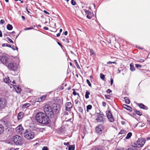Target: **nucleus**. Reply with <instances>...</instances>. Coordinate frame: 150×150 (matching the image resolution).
Wrapping results in <instances>:
<instances>
[{"label":"nucleus","mask_w":150,"mask_h":150,"mask_svg":"<svg viewBox=\"0 0 150 150\" xmlns=\"http://www.w3.org/2000/svg\"><path fill=\"white\" fill-rule=\"evenodd\" d=\"M37 121L43 124H47L49 123V119L48 116L42 112L36 114L35 116Z\"/></svg>","instance_id":"obj_1"},{"label":"nucleus","mask_w":150,"mask_h":150,"mask_svg":"<svg viewBox=\"0 0 150 150\" xmlns=\"http://www.w3.org/2000/svg\"><path fill=\"white\" fill-rule=\"evenodd\" d=\"M44 110L46 115H49L50 117H52L54 115L53 109L49 105H45L43 107Z\"/></svg>","instance_id":"obj_2"},{"label":"nucleus","mask_w":150,"mask_h":150,"mask_svg":"<svg viewBox=\"0 0 150 150\" xmlns=\"http://www.w3.org/2000/svg\"><path fill=\"white\" fill-rule=\"evenodd\" d=\"M24 137L28 140H30L32 139L34 137V133L30 130L26 129L23 133Z\"/></svg>","instance_id":"obj_3"},{"label":"nucleus","mask_w":150,"mask_h":150,"mask_svg":"<svg viewBox=\"0 0 150 150\" xmlns=\"http://www.w3.org/2000/svg\"><path fill=\"white\" fill-rule=\"evenodd\" d=\"M145 142V140L143 138H139L134 143V146L135 147H140L142 146Z\"/></svg>","instance_id":"obj_4"},{"label":"nucleus","mask_w":150,"mask_h":150,"mask_svg":"<svg viewBox=\"0 0 150 150\" xmlns=\"http://www.w3.org/2000/svg\"><path fill=\"white\" fill-rule=\"evenodd\" d=\"M97 117L96 120L98 122H102L104 123L105 122V119L104 117V114L103 113L100 112L99 113H97Z\"/></svg>","instance_id":"obj_5"},{"label":"nucleus","mask_w":150,"mask_h":150,"mask_svg":"<svg viewBox=\"0 0 150 150\" xmlns=\"http://www.w3.org/2000/svg\"><path fill=\"white\" fill-rule=\"evenodd\" d=\"M13 141L16 145H20L22 142L21 137L18 135H16L13 138Z\"/></svg>","instance_id":"obj_6"},{"label":"nucleus","mask_w":150,"mask_h":150,"mask_svg":"<svg viewBox=\"0 0 150 150\" xmlns=\"http://www.w3.org/2000/svg\"><path fill=\"white\" fill-rule=\"evenodd\" d=\"M6 66L9 69L13 71L16 70L18 67L16 64L13 62L7 64Z\"/></svg>","instance_id":"obj_7"},{"label":"nucleus","mask_w":150,"mask_h":150,"mask_svg":"<svg viewBox=\"0 0 150 150\" xmlns=\"http://www.w3.org/2000/svg\"><path fill=\"white\" fill-rule=\"evenodd\" d=\"M7 102L5 99L3 98H0V110L4 108L6 106Z\"/></svg>","instance_id":"obj_8"},{"label":"nucleus","mask_w":150,"mask_h":150,"mask_svg":"<svg viewBox=\"0 0 150 150\" xmlns=\"http://www.w3.org/2000/svg\"><path fill=\"white\" fill-rule=\"evenodd\" d=\"M53 112L54 114H57L59 112V111L60 109V106L58 104H55L54 105L53 107Z\"/></svg>","instance_id":"obj_9"},{"label":"nucleus","mask_w":150,"mask_h":150,"mask_svg":"<svg viewBox=\"0 0 150 150\" xmlns=\"http://www.w3.org/2000/svg\"><path fill=\"white\" fill-rule=\"evenodd\" d=\"M104 127L101 124L98 125L96 129V132L97 133L101 134L103 130Z\"/></svg>","instance_id":"obj_10"},{"label":"nucleus","mask_w":150,"mask_h":150,"mask_svg":"<svg viewBox=\"0 0 150 150\" xmlns=\"http://www.w3.org/2000/svg\"><path fill=\"white\" fill-rule=\"evenodd\" d=\"M0 60L3 64L7 65L8 62V57L5 56L0 57Z\"/></svg>","instance_id":"obj_11"},{"label":"nucleus","mask_w":150,"mask_h":150,"mask_svg":"<svg viewBox=\"0 0 150 150\" xmlns=\"http://www.w3.org/2000/svg\"><path fill=\"white\" fill-rule=\"evenodd\" d=\"M23 128L21 125H19L16 128V131L17 133L21 134L23 133Z\"/></svg>","instance_id":"obj_12"},{"label":"nucleus","mask_w":150,"mask_h":150,"mask_svg":"<svg viewBox=\"0 0 150 150\" xmlns=\"http://www.w3.org/2000/svg\"><path fill=\"white\" fill-rule=\"evenodd\" d=\"M106 115L109 121L111 122H113L114 120V118L112 114L110 111H108L106 114Z\"/></svg>","instance_id":"obj_13"},{"label":"nucleus","mask_w":150,"mask_h":150,"mask_svg":"<svg viewBox=\"0 0 150 150\" xmlns=\"http://www.w3.org/2000/svg\"><path fill=\"white\" fill-rule=\"evenodd\" d=\"M65 106L66 110L69 111L70 110V108H72L73 105L71 102H69L66 103Z\"/></svg>","instance_id":"obj_14"},{"label":"nucleus","mask_w":150,"mask_h":150,"mask_svg":"<svg viewBox=\"0 0 150 150\" xmlns=\"http://www.w3.org/2000/svg\"><path fill=\"white\" fill-rule=\"evenodd\" d=\"M46 96V95H44L40 98H36L35 100L37 102H40L44 100L45 99Z\"/></svg>","instance_id":"obj_15"},{"label":"nucleus","mask_w":150,"mask_h":150,"mask_svg":"<svg viewBox=\"0 0 150 150\" xmlns=\"http://www.w3.org/2000/svg\"><path fill=\"white\" fill-rule=\"evenodd\" d=\"M85 12L86 17L89 19L91 18L92 17V15L91 12L88 11H86Z\"/></svg>","instance_id":"obj_16"},{"label":"nucleus","mask_w":150,"mask_h":150,"mask_svg":"<svg viewBox=\"0 0 150 150\" xmlns=\"http://www.w3.org/2000/svg\"><path fill=\"white\" fill-rule=\"evenodd\" d=\"M4 82L7 83H11V81L10 79L8 77H5L4 79Z\"/></svg>","instance_id":"obj_17"},{"label":"nucleus","mask_w":150,"mask_h":150,"mask_svg":"<svg viewBox=\"0 0 150 150\" xmlns=\"http://www.w3.org/2000/svg\"><path fill=\"white\" fill-rule=\"evenodd\" d=\"M24 114L23 112H20L18 115V120L21 119L23 117Z\"/></svg>","instance_id":"obj_18"},{"label":"nucleus","mask_w":150,"mask_h":150,"mask_svg":"<svg viewBox=\"0 0 150 150\" xmlns=\"http://www.w3.org/2000/svg\"><path fill=\"white\" fill-rule=\"evenodd\" d=\"M138 106L140 108L142 109H143L145 110H147L148 109V108L147 107L144 105L142 103L139 104Z\"/></svg>","instance_id":"obj_19"},{"label":"nucleus","mask_w":150,"mask_h":150,"mask_svg":"<svg viewBox=\"0 0 150 150\" xmlns=\"http://www.w3.org/2000/svg\"><path fill=\"white\" fill-rule=\"evenodd\" d=\"M123 107L124 108L126 109L127 110H129L130 111H131L132 110L131 108L126 105H123Z\"/></svg>","instance_id":"obj_20"},{"label":"nucleus","mask_w":150,"mask_h":150,"mask_svg":"<svg viewBox=\"0 0 150 150\" xmlns=\"http://www.w3.org/2000/svg\"><path fill=\"white\" fill-rule=\"evenodd\" d=\"M15 86L16 87V88L15 87H14V88L16 90V92L17 93H20L21 92V89L18 86Z\"/></svg>","instance_id":"obj_21"},{"label":"nucleus","mask_w":150,"mask_h":150,"mask_svg":"<svg viewBox=\"0 0 150 150\" xmlns=\"http://www.w3.org/2000/svg\"><path fill=\"white\" fill-rule=\"evenodd\" d=\"M92 150H103L102 148L99 147L94 146L92 148Z\"/></svg>","instance_id":"obj_22"},{"label":"nucleus","mask_w":150,"mask_h":150,"mask_svg":"<svg viewBox=\"0 0 150 150\" xmlns=\"http://www.w3.org/2000/svg\"><path fill=\"white\" fill-rule=\"evenodd\" d=\"M130 69L132 71H133L135 70V68L133 64L132 63L130 64Z\"/></svg>","instance_id":"obj_23"},{"label":"nucleus","mask_w":150,"mask_h":150,"mask_svg":"<svg viewBox=\"0 0 150 150\" xmlns=\"http://www.w3.org/2000/svg\"><path fill=\"white\" fill-rule=\"evenodd\" d=\"M4 130L3 127L1 124H0V134L3 132Z\"/></svg>","instance_id":"obj_24"},{"label":"nucleus","mask_w":150,"mask_h":150,"mask_svg":"<svg viewBox=\"0 0 150 150\" xmlns=\"http://www.w3.org/2000/svg\"><path fill=\"white\" fill-rule=\"evenodd\" d=\"M30 106V104L28 103H26L23 104L22 106L23 108H27Z\"/></svg>","instance_id":"obj_25"},{"label":"nucleus","mask_w":150,"mask_h":150,"mask_svg":"<svg viewBox=\"0 0 150 150\" xmlns=\"http://www.w3.org/2000/svg\"><path fill=\"white\" fill-rule=\"evenodd\" d=\"M132 133L131 132H129L127 134V136L126 137V139H129L131 136H132Z\"/></svg>","instance_id":"obj_26"},{"label":"nucleus","mask_w":150,"mask_h":150,"mask_svg":"<svg viewBox=\"0 0 150 150\" xmlns=\"http://www.w3.org/2000/svg\"><path fill=\"white\" fill-rule=\"evenodd\" d=\"M125 103L127 104H129L130 103V101L129 99L127 97H125L124 98Z\"/></svg>","instance_id":"obj_27"},{"label":"nucleus","mask_w":150,"mask_h":150,"mask_svg":"<svg viewBox=\"0 0 150 150\" xmlns=\"http://www.w3.org/2000/svg\"><path fill=\"white\" fill-rule=\"evenodd\" d=\"M90 94V92L89 91H87L86 92V94L85 95V98L87 99L88 98H89V95Z\"/></svg>","instance_id":"obj_28"},{"label":"nucleus","mask_w":150,"mask_h":150,"mask_svg":"<svg viewBox=\"0 0 150 150\" xmlns=\"http://www.w3.org/2000/svg\"><path fill=\"white\" fill-rule=\"evenodd\" d=\"M7 28L9 30H11L13 29L12 26L10 24H8L7 25Z\"/></svg>","instance_id":"obj_29"},{"label":"nucleus","mask_w":150,"mask_h":150,"mask_svg":"<svg viewBox=\"0 0 150 150\" xmlns=\"http://www.w3.org/2000/svg\"><path fill=\"white\" fill-rule=\"evenodd\" d=\"M92 108V106L91 105H88L86 107V111L88 112L89 110H91Z\"/></svg>","instance_id":"obj_30"},{"label":"nucleus","mask_w":150,"mask_h":150,"mask_svg":"<svg viewBox=\"0 0 150 150\" xmlns=\"http://www.w3.org/2000/svg\"><path fill=\"white\" fill-rule=\"evenodd\" d=\"M75 149L74 146L72 145L69 146V150H74Z\"/></svg>","instance_id":"obj_31"},{"label":"nucleus","mask_w":150,"mask_h":150,"mask_svg":"<svg viewBox=\"0 0 150 150\" xmlns=\"http://www.w3.org/2000/svg\"><path fill=\"white\" fill-rule=\"evenodd\" d=\"M100 78L103 80L105 81V75L102 73H101L100 75Z\"/></svg>","instance_id":"obj_32"},{"label":"nucleus","mask_w":150,"mask_h":150,"mask_svg":"<svg viewBox=\"0 0 150 150\" xmlns=\"http://www.w3.org/2000/svg\"><path fill=\"white\" fill-rule=\"evenodd\" d=\"M126 132V131L124 130H122L119 133L120 134H122L125 133Z\"/></svg>","instance_id":"obj_33"},{"label":"nucleus","mask_w":150,"mask_h":150,"mask_svg":"<svg viewBox=\"0 0 150 150\" xmlns=\"http://www.w3.org/2000/svg\"><path fill=\"white\" fill-rule=\"evenodd\" d=\"M71 4L73 5L74 6L76 4V3L74 0H71Z\"/></svg>","instance_id":"obj_34"},{"label":"nucleus","mask_w":150,"mask_h":150,"mask_svg":"<svg viewBox=\"0 0 150 150\" xmlns=\"http://www.w3.org/2000/svg\"><path fill=\"white\" fill-rule=\"evenodd\" d=\"M73 90L74 91L73 93V94L74 96H76L77 94L78 96H79V94L78 93H76L74 89H73Z\"/></svg>","instance_id":"obj_35"},{"label":"nucleus","mask_w":150,"mask_h":150,"mask_svg":"<svg viewBox=\"0 0 150 150\" xmlns=\"http://www.w3.org/2000/svg\"><path fill=\"white\" fill-rule=\"evenodd\" d=\"M74 62L75 63L76 66L78 68V67L79 66V65L78 64L77 61L76 60H74Z\"/></svg>","instance_id":"obj_36"},{"label":"nucleus","mask_w":150,"mask_h":150,"mask_svg":"<svg viewBox=\"0 0 150 150\" xmlns=\"http://www.w3.org/2000/svg\"><path fill=\"white\" fill-rule=\"evenodd\" d=\"M136 113L137 115H141L142 114V113L139 111H136Z\"/></svg>","instance_id":"obj_37"},{"label":"nucleus","mask_w":150,"mask_h":150,"mask_svg":"<svg viewBox=\"0 0 150 150\" xmlns=\"http://www.w3.org/2000/svg\"><path fill=\"white\" fill-rule=\"evenodd\" d=\"M86 82L88 84L89 86L91 87V84L89 81L88 79H87L86 80Z\"/></svg>","instance_id":"obj_38"},{"label":"nucleus","mask_w":150,"mask_h":150,"mask_svg":"<svg viewBox=\"0 0 150 150\" xmlns=\"http://www.w3.org/2000/svg\"><path fill=\"white\" fill-rule=\"evenodd\" d=\"M5 23V21L2 20V19H1V20L0 21V24H4Z\"/></svg>","instance_id":"obj_39"},{"label":"nucleus","mask_w":150,"mask_h":150,"mask_svg":"<svg viewBox=\"0 0 150 150\" xmlns=\"http://www.w3.org/2000/svg\"><path fill=\"white\" fill-rule=\"evenodd\" d=\"M7 39H8V41H9V42H11L12 43H13V42L12 40L11 39L9 38H7Z\"/></svg>","instance_id":"obj_40"},{"label":"nucleus","mask_w":150,"mask_h":150,"mask_svg":"<svg viewBox=\"0 0 150 150\" xmlns=\"http://www.w3.org/2000/svg\"><path fill=\"white\" fill-rule=\"evenodd\" d=\"M135 66L137 68H141L142 66L138 64H136Z\"/></svg>","instance_id":"obj_41"},{"label":"nucleus","mask_w":150,"mask_h":150,"mask_svg":"<svg viewBox=\"0 0 150 150\" xmlns=\"http://www.w3.org/2000/svg\"><path fill=\"white\" fill-rule=\"evenodd\" d=\"M112 63H113V64H116V62H110H110H107V64H111Z\"/></svg>","instance_id":"obj_42"},{"label":"nucleus","mask_w":150,"mask_h":150,"mask_svg":"<svg viewBox=\"0 0 150 150\" xmlns=\"http://www.w3.org/2000/svg\"><path fill=\"white\" fill-rule=\"evenodd\" d=\"M115 150H127L125 148H122V149H115Z\"/></svg>","instance_id":"obj_43"},{"label":"nucleus","mask_w":150,"mask_h":150,"mask_svg":"<svg viewBox=\"0 0 150 150\" xmlns=\"http://www.w3.org/2000/svg\"><path fill=\"white\" fill-rule=\"evenodd\" d=\"M90 52H91V53L92 54H94V51L92 49H91L90 50Z\"/></svg>","instance_id":"obj_44"},{"label":"nucleus","mask_w":150,"mask_h":150,"mask_svg":"<svg viewBox=\"0 0 150 150\" xmlns=\"http://www.w3.org/2000/svg\"><path fill=\"white\" fill-rule=\"evenodd\" d=\"M42 150H48L47 147V146H44Z\"/></svg>","instance_id":"obj_45"},{"label":"nucleus","mask_w":150,"mask_h":150,"mask_svg":"<svg viewBox=\"0 0 150 150\" xmlns=\"http://www.w3.org/2000/svg\"><path fill=\"white\" fill-rule=\"evenodd\" d=\"M106 103L105 102H102V105L103 107H105L106 106Z\"/></svg>","instance_id":"obj_46"},{"label":"nucleus","mask_w":150,"mask_h":150,"mask_svg":"<svg viewBox=\"0 0 150 150\" xmlns=\"http://www.w3.org/2000/svg\"><path fill=\"white\" fill-rule=\"evenodd\" d=\"M12 49L13 50H16V49L17 50L18 49V48L16 47H14L13 46V47H12Z\"/></svg>","instance_id":"obj_47"},{"label":"nucleus","mask_w":150,"mask_h":150,"mask_svg":"<svg viewBox=\"0 0 150 150\" xmlns=\"http://www.w3.org/2000/svg\"><path fill=\"white\" fill-rule=\"evenodd\" d=\"M75 102L76 104H78L80 103V102L78 100H75Z\"/></svg>","instance_id":"obj_48"},{"label":"nucleus","mask_w":150,"mask_h":150,"mask_svg":"<svg viewBox=\"0 0 150 150\" xmlns=\"http://www.w3.org/2000/svg\"><path fill=\"white\" fill-rule=\"evenodd\" d=\"M112 92V91L110 89H108L107 91V93H110V92Z\"/></svg>","instance_id":"obj_49"},{"label":"nucleus","mask_w":150,"mask_h":150,"mask_svg":"<svg viewBox=\"0 0 150 150\" xmlns=\"http://www.w3.org/2000/svg\"><path fill=\"white\" fill-rule=\"evenodd\" d=\"M105 97L106 99H109L110 96L108 95H105Z\"/></svg>","instance_id":"obj_50"},{"label":"nucleus","mask_w":150,"mask_h":150,"mask_svg":"<svg viewBox=\"0 0 150 150\" xmlns=\"http://www.w3.org/2000/svg\"><path fill=\"white\" fill-rule=\"evenodd\" d=\"M79 110L80 112H83V109L80 108L79 109Z\"/></svg>","instance_id":"obj_51"},{"label":"nucleus","mask_w":150,"mask_h":150,"mask_svg":"<svg viewBox=\"0 0 150 150\" xmlns=\"http://www.w3.org/2000/svg\"><path fill=\"white\" fill-rule=\"evenodd\" d=\"M33 28L30 27V28H27L25 29L24 30H29L33 29Z\"/></svg>","instance_id":"obj_52"},{"label":"nucleus","mask_w":150,"mask_h":150,"mask_svg":"<svg viewBox=\"0 0 150 150\" xmlns=\"http://www.w3.org/2000/svg\"><path fill=\"white\" fill-rule=\"evenodd\" d=\"M110 80L111 85H112L113 84V79H111Z\"/></svg>","instance_id":"obj_53"},{"label":"nucleus","mask_w":150,"mask_h":150,"mask_svg":"<svg viewBox=\"0 0 150 150\" xmlns=\"http://www.w3.org/2000/svg\"><path fill=\"white\" fill-rule=\"evenodd\" d=\"M7 46V44L6 43L3 44L2 45V46L3 47Z\"/></svg>","instance_id":"obj_54"},{"label":"nucleus","mask_w":150,"mask_h":150,"mask_svg":"<svg viewBox=\"0 0 150 150\" xmlns=\"http://www.w3.org/2000/svg\"><path fill=\"white\" fill-rule=\"evenodd\" d=\"M44 12L45 13H46L47 14H48V15H49L50 14V13L49 12H47L45 10H44Z\"/></svg>","instance_id":"obj_55"},{"label":"nucleus","mask_w":150,"mask_h":150,"mask_svg":"<svg viewBox=\"0 0 150 150\" xmlns=\"http://www.w3.org/2000/svg\"><path fill=\"white\" fill-rule=\"evenodd\" d=\"M2 36V33L1 30H0V37H1Z\"/></svg>","instance_id":"obj_56"},{"label":"nucleus","mask_w":150,"mask_h":150,"mask_svg":"<svg viewBox=\"0 0 150 150\" xmlns=\"http://www.w3.org/2000/svg\"><path fill=\"white\" fill-rule=\"evenodd\" d=\"M134 150L132 147H129L128 148V150Z\"/></svg>","instance_id":"obj_57"},{"label":"nucleus","mask_w":150,"mask_h":150,"mask_svg":"<svg viewBox=\"0 0 150 150\" xmlns=\"http://www.w3.org/2000/svg\"><path fill=\"white\" fill-rule=\"evenodd\" d=\"M64 35H67V31H65L64 32Z\"/></svg>","instance_id":"obj_58"},{"label":"nucleus","mask_w":150,"mask_h":150,"mask_svg":"<svg viewBox=\"0 0 150 150\" xmlns=\"http://www.w3.org/2000/svg\"><path fill=\"white\" fill-rule=\"evenodd\" d=\"M43 28H44V29H45L46 30H48V28L46 27H44Z\"/></svg>","instance_id":"obj_59"},{"label":"nucleus","mask_w":150,"mask_h":150,"mask_svg":"<svg viewBox=\"0 0 150 150\" xmlns=\"http://www.w3.org/2000/svg\"><path fill=\"white\" fill-rule=\"evenodd\" d=\"M60 35V33H59L57 34V37H59Z\"/></svg>","instance_id":"obj_60"},{"label":"nucleus","mask_w":150,"mask_h":150,"mask_svg":"<svg viewBox=\"0 0 150 150\" xmlns=\"http://www.w3.org/2000/svg\"><path fill=\"white\" fill-rule=\"evenodd\" d=\"M141 62H143L144 61V60L143 59H140V60L139 61Z\"/></svg>","instance_id":"obj_61"},{"label":"nucleus","mask_w":150,"mask_h":150,"mask_svg":"<svg viewBox=\"0 0 150 150\" xmlns=\"http://www.w3.org/2000/svg\"><path fill=\"white\" fill-rule=\"evenodd\" d=\"M7 47H11V46L10 45H7Z\"/></svg>","instance_id":"obj_62"},{"label":"nucleus","mask_w":150,"mask_h":150,"mask_svg":"<svg viewBox=\"0 0 150 150\" xmlns=\"http://www.w3.org/2000/svg\"><path fill=\"white\" fill-rule=\"evenodd\" d=\"M22 18L23 19V20H24L25 19V17L24 16H22Z\"/></svg>","instance_id":"obj_63"},{"label":"nucleus","mask_w":150,"mask_h":150,"mask_svg":"<svg viewBox=\"0 0 150 150\" xmlns=\"http://www.w3.org/2000/svg\"><path fill=\"white\" fill-rule=\"evenodd\" d=\"M13 84H15V81H13L12 82H11Z\"/></svg>","instance_id":"obj_64"}]
</instances>
